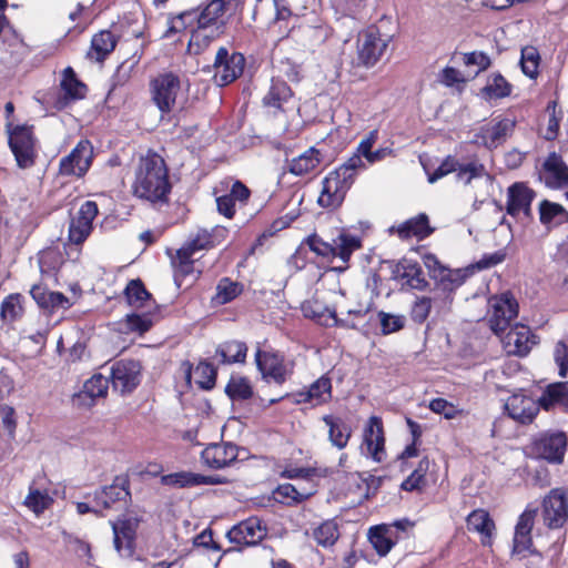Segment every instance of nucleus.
<instances>
[{"instance_id":"obj_1","label":"nucleus","mask_w":568,"mask_h":568,"mask_svg":"<svg viewBox=\"0 0 568 568\" xmlns=\"http://www.w3.org/2000/svg\"><path fill=\"white\" fill-rule=\"evenodd\" d=\"M172 185L163 158L154 152L142 155L135 168L133 194L152 204L168 203Z\"/></svg>"},{"instance_id":"obj_2","label":"nucleus","mask_w":568,"mask_h":568,"mask_svg":"<svg viewBox=\"0 0 568 568\" xmlns=\"http://www.w3.org/2000/svg\"><path fill=\"white\" fill-rule=\"evenodd\" d=\"M150 94L161 113H171L181 109L185 102L182 81L171 71L159 73L150 81Z\"/></svg>"},{"instance_id":"obj_3","label":"nucleus","mask_w":568,"mask_h":568,"mask_svg":"<svg viewBox=\"0 0 568 568\" xmlns=\"http://www.w3.org/2000/svg\"><path fill=\"white\" fill-rule=\"evenodd\" d=\"M356 160L351 163H343L341 166L329 172L322 182V191L318 196V204L325 209L338 207L353 185L356 173L352 171L353 165L359 166Z\"/></svg>"},{"instance_id":"obj_4","label":"nucleus","mask_w":568,"mask_h":568,"mask_svg":"<svg viewBox=\"0 0 568 568\" xmlns=\"http://www.w3.org/2000/svg\"><path fill=\"white\" fill-rule=\"evenodd\" d=\"M390 40V36L382 33L375 26L365 29L357 38V64L365 68H373L385 54Z\"/></svg>"},{"instance_id":"obj_5","label":"nucleus","mask_w":568,"mask_h":568,"mask_svg":"<svg viewBox=\"0 0 568 568\" xmlns=\"http://www.w3.org/2000/svg\"><path fill=\"white\" fill-rule=\"evenodd\" d=\"M567 435L560 430H546L536 435L530 443V452L536 458L549 464H562L567 450Z\"/></svg>"},{"instance_id":"obj_6","label":"nucleus","mask_w":568,"mask_h":568,"mask_svg":"<svg viewBox=\"0 0 568 568\" xmlns=\"http://www.w3.org/2000/svg\"><path fill=\"white\" fill-rule=\"evenodd\" d=\"M7 130L9 134V146L16 158L18 166L21 169L32 166L36 158L32 128L17 125L11 129V124L7 123Z\"/></svg>"},{"instance_id":"obj_7","label":"nucleus","mask_w":568,"mask_h":568,"mask_svg":"<svg viewBox=\"0 0 568 568\" xmlns=\"http://www.w3.org/2000/svg\"><path fill=\"white\" fill-rule=\"evenodd\" d=\"M307 243L310 248L318 255L338 257L344 264L343 268H346L351 255L361 247L358 237L345 233L339 234L332 244L323 242L316 235L310 236Z\"/></svg>"},{"instance_id":"obj_8","label":"nucleus","mask_w":568,"mask_h":568,"mask_svg":"<svg viewBox=\"0 0 568 568\" xmlns=\"http://www.w3.org/2000/svg\"><path fill=\"white\" fill-rule=\"evenodd\" d=\"M541 517L549 529L562 528L568 521V494L564 488H552L541 501Z\"/></svg>"},{"instance_id":"obj_9","label":"nucleus","mask_w":568,"mask_h":568,"mask_svg":"<svg viewBox=\"0 0 568 568\" xmlns=\"http://www.w3.org/2000/svg\"><path fill=\"white\" fill-rule=\"evenodd\" d=\"M489 326L496 335L507 329L510 322L518 315V303L515 297L506 292L488 300Z\"/></svg>"},{"instance_id":"obj_10","label":"nucleus","mask_w":568,"mask_h":568,"mask_svg":"<svg viewBox=\"0 0 568 568\" xmlns=\"http://www.w3.org/2000/svg\"><path fill=\"white\" fill-rule=\"evenodd\" d=\"M245 58L242 53H229L227 49L220 48L214 60V82L224 87L236 80L243 72Z\"/></svg>"},{"instance_id":"obj_11","label":"nucleus","mask_w":568,"mask_h":568,"mask_svg":"<svg viewBox=\"0 0 568 568\" xmlns=\"http://www.w3.org/2000/svg\"><path fill=\"white\" fill-rule=\"evenodd\" d=\"M256 365L263 377L282 385L293 373V363L283 356L258 349L255 354Z\"/></svg>"},{"instance_id":"obj_12","label":"nucleus","mask_w":568,"mask_h":568,"mask_svg":"<svg viewBox=\"0 0 568 568\" xmlns=\"http://www.w3.org/2000/svg\"><path fill=\"white\" fill-rule=\"evenodd\" d=\"M93 146L90 141L81 140L71 153L61 159L59 173L65 176H83L91 166Z\"/></svg>"},{"instance_id":"obj_13","label":"nucleus","mask_w":568,"mask_h":568,"mask_svg":"<svg viewBox=\"0 0 568 568\" xmlns=\"http://www.w3.org/2000/svg\"><path fill=\"white\" fill-rule=\"evenodd\" d=\"M98 205L93 201L84 202L69 225V242L81 245L92 232V222L98 215Z\"/></svg>"},{"instance_id":"obj_14","label":"nucleus","mask_w":568,"mask_h":568,"mask_svg":"<svg viewBox=\"0 0 568 568\" xmlns=\"http://www.w3.org/2000/svg\"><path fill=\"white\" fill-rule=\"evenodd\" d=\"M332 34L333 29L320 18H316L313 23L303 22L295 30L297 41L308 50H315L325 43Z\"/></svg>"},{"instance_id":"obj_15","label":"nucleus","mask_w":568,"mask_h":568,"mask_svg":"<svg viewBox=\"0 0 568 568\" xmlns=\"http://www.w3.org/2000/svg\"><path fill=\"white\" fill-rule=\"evenodd\" d=\"M265 534L266 531L262 527L261 520L257 517H250L234 525L226 536L232 544L237 546H252L260 542Z\"/></svg>"},{"instance_id":"obj_16","label":"nucleus","mask_w":568,"mask_h":568,"mask_svg":"<svg viewBox=\"0 0 568 568\" xmlns=\"http://www.w3.org/2000/svg\"><path fill=\"white\" fill-rule=\"evenodd\" d=\"M501 343L507 354L526 356L536 341L528 326L516 324L501 337Z\"/></svg>"},{"instance_id":"obj_17","label":"nucleus","mask_w":568,"mask_h":568,"mask_svg":"<svg viewBox=\"0 0 568 568\" xmlns=\"http://www.w3.org/2000/svg\"><path fill=\"white\" fill-rule=\"evenodd\" d=\"M181 373L183 374L185 386L210 390L215 386L216 371L210 363L201 362L194 368L189 362L181 364Z\"/></svg>"},{"instance_id":"obj_18","label":"nucleus","mask_w":568,"mask_h":568,"mask_svg":"<svg viewBox=\"0 0 568 568\" xmlns=\"http://www.w3.org/2000/svg\"><path fill=\"white\" fill-rule=\"evenodd\" d=\"M239 448L232 443L209 444L201 454L203 464L212 469H222L237 459Z\"/></svg>"},{"instance_id":"obj_19","label":"nucleus","mask_w":568,"mask_h":568,"mask_svg":"<svg viewBox=\"0 0 568 568\" xmlns=\"http://www.w3.org/2000/svg\"><path fill=\"white\" fill-rule=\"evenodd\" d=\"M140 523L141 518L132 513L124 514L115 521H111L114 547L118 551L123 548L131 551Z\"/></svg>"},{"instance_id":"obj_20","label":"nucleus","mask_w":568,"mask_h":568,"mask_svg":"<svg viewBox=\"0 0 568 568\" xmlns=\"http://www.w3.org/2000/svg\"><path fill=\"white\" fill-rule=\"evenodd\" d=\"M505 408L513 419L523 424L532 422L539 412L537 400L525 393H513L508 397Z\"/></svg>"},{"instance_id":"obj_21","label":"nucleus","mask_w":568,"mask_h":568,"mask_svg":"<svg viewBox=\"0 0 568 568\" xmlns=\"http://www.w3.org/2000/svg\"><path fill=\"white\" fill-rule=\"evenodd\" d=\"M535 192L526 184L517 182L508 187L507 192V213L511 216L524 214L526 217L531 214V202Z\"/></svg>"},{"instance_id":"obj_22","label":"nucleus","mask_w":568,"mask_h":568,"mask_svg":"<svg viewBox=\"0 0 568 568\" xmlns=\"http://www.w3.org/2000/svg\"><path fill=\"white\" fill-rule=\"evenodd\" d=\"M364 445L366 446L367 454L375 460L382 462L385 455L384 452V432L382 419L377 416L369 417L367 425L364 428Z\"/></svg>"},{"instance_id":"obj_23","label":"nucleus","mask_w":568,"mask_h":568,"mask_svg":"<svg viewBox=\"0 0 568 568\" xmlns=\"http://www.w3.org/2000/svg\"><path fill=\"white\" fill-rule=\"evenodd\" d=\"M140 366L135 362H120L110 373V383L114 390H132L138 387Z\"/></svg>"},{"instance_id":"obj_24","label":"nucleus","mask_w":568,"mask_h":568,"mask_svg":"<svg viewBox=\"0 0 568 568\" xmlns=\"http://www.w3.org/2000/svg\"><path fill=\"white\" fill-rule=\"evenodd\" d=\"M223 480L220 476H205L192 471H178L161 477V484L176 488L194 487L202 485H219Z\"/></svg>"},{"instance_id":"obj_25","label":"nucleus","mask_w":568,"mask_h":568,"mask_svg":"<svg viewBox=\"0 0 568 568\" xmlns=\"http://www.w3.org/2000/svg\"><path fill=\"white\" fill-rule=\"evenodd\" d=\"M226 236L227 230L224 226L216 225L211 230L200 229L184 246L195 254L197 251L209 250L221 244Z\"/></svg>"},{"instance_id":"obj_26","label":"nucleus","mask_w":568,"mask_h":568,"mask_svg":"<svg viewBox=\"0 0 568 568\" xmlns=\"http://www.w3.org/2000/svg\"><path fill=\"white\" fill-rule=\"evenodd\" d=\"M368 539L379 556H386L398 540L393 526L387 524L371 527Z\"/></svg>"},{"instance_id":"obj_27","label":"nucleus","mask_w":568,"mask_h":568,"mask_svg":"<svg viewBox=\"0 0 568 568\" xmlns=\"http://www.w3.org/2000/svg\"><path fill=\"white\" fill-rule=\"evenodd\" d=\"M60 87L63 92V97L58 101L60 109L67 106L71 101L83 99L85 95V84L77 79L71 68L63 71Z\"/></svg>"},{"instance_id":"obj_28","label":"nucleus","mask_w":568,"mask_h":568,"mask_svg":"<svg viewBox=\"0 0 568 568\" xmlns=\"http://www.w3.org/2000/svg\"><path fill=\"white\" fill-rule=\"evenodd\" d=\"M226 3L224 0H212L202 10H193L196 26L217 31L221 18L225 13Z\"/></svg>"},{"instance_id":"obj_29","label":"nucleus","mask_w":568,"mask_h":568,"mask_svg":"<svg viewBox=\"0 0 568 568\" xmlns=\"http://www.w3.org/2000/svg\"><path fill=\"white\" fill-rule=\"evenodd\" d=\"M515 120L504 118L483 129V139L487 148H497L514 131Z\"/></svg>"},{"instance_id":"obj_30","label":"nucleus","mask_w":568,"mask_h":568,"mask_svg":"<svg viewBox=\"0 0 568 568\" xmlns=\"http://www.w3.org/2000/svg\"><path fill=\"white\" fill-rule=\"evenodd\" d=\"M130 497L129 484L126 480L116 479L112 485L104 487L95 493V505L104 509L111 508L116 501L125 500Z\"/></svg>"},{"instance_id":"obj_31","label":"nucleus","mask_w":568,"mask_h":568,"mask_svg":"<svg viewBox=\"0 0 568 568\" xmlns=\"http://www.w3.org/2000/svg\"><path fill=\"white\" fill-rule=\"evenodd\" d=\"M467 527L469 530L481 535L483 545L490 542L495 529L494 520L485 509H475L467 517Z\"/></svg>"},{"instance_id":"obj_32","label":"nucleus","mask_w":568,"mask_h":568,"mask_svg":"<svg viewBox=\"0 0 568 568\" xmlns=\"http://www.w3.org/2000/svg\"><path fill=\"white\" fill-rule=\"evenodd\" d=\"M433 229L429 226L428 216L420 213L415 217L407 220L397 227V233L400 239L417 237L423 240L430 235Z\"/></svg>"},{"instance_id":"obj_33","label":"nucleus","mask_w":568,"mask_h":568,"mask_svg":"<svg viewBox=\"0 0 568 568\" xmlns=\"http://www.w3.org/2000/svg\"><path fill=\"white\" fill-rule=\"evenodd\" d=\"M539 219L541 224L551 229L568 222V212L562 205L544 200L539 204Z\"/></svg>"},{"instance_id":"obj_34","label":"nucleus","mask_w":568,"mask_h":568,"mask_svg":"<svg viewBox=\"0 0 568 568\" xmlns=\"http://www.w3.org/2000/svg\"><path fill=\"white\" fill-rule=\"evenodd\" d=\"M323 422L328 427V437L332 445L338 449L345 448L352 435L351 427L332 415H325Z\"/></svg>"},{"instance_id":"obj_35","label":"nucleus","mask_w":568,"mask_h":568,"mask_svg":"<svg viewBox=\"0 0 568 568\" xmlns=\"http://www.w3.org/2000/svg\"><path fill=\"white\" fill-rule=\"evenodd\" d=\"M115 44V37L110 31H101L92 38L88 57L95 61H103L114 50Z\"/></svg>"},{"instance_id":"obj_36","label":"nucleus","mask_w":568,"mask_h":568,"mask_svg":"<svg viewBox=\"0 0 568 568\" xmlns=\"http://www.w3.org/2000/svg\"><path fill=\"white\" fill-rule=\"evenodd\" d=\"M315 493V486L310 485L308 487L305 486H296L293 484H283L280 485L276 490L275 495L278 500L282 503H302L305 499L313 496Z\"/></svg>"},{"instance_id":"obj_37","label":"nucleus","mask_w":568,"mask_h":568,"mask_svg":"<svg viewBox=\"0 0 568 568\" xmlns=\"http://www.w3.org/2000/svg\"><path fill=\"white\" fill-rule=\"evenodd\" d=\"M30 294L41 307L52 310L69 307V300L67 296L59 292H48L40 285L32 286Z\"/></svg>"},{"instance_id":"obj_38","label":"nucleus","mask_w":568,"mask_h":568,"mask_svg":"<svg viewBox=\"0 0 568 568\" xmlns=\"http://www.w3.org/2000/svg\"><path fill=\"white\" fill-rule=\"evenodd\" d=\"M510 92L511 84L501 74L493 73L488 77L480 94L485 100H497L508 97Z\"/></svg>"},{"instance_id":"obj_39","label":"nucleus","mask_w":568,"mask_h":568,"mask_svg":"<svg viewBox=\"0 0 568 568\" xmlns=\"http://www.w3.org/2000/svg\"><path fill=\"white\" fill-rule=\"evenodd\" d=\"M490 180L484 164L478 161L459 162V168L456 172V180L464 185H470L474 180Z\"/></svg>"},{"instance_id":"obj_40","label":"nucleus","mask_w":568,"mask_h":568,"mask_svg":"<svg viewBox=\"0 0 568 568\" xmlns=\"http://www.w3.org/2000/svg\"><path fill=\"white\" fill-rule=\"evenodd\" d=\"M318 150L311 148L303 154L294 158L290 163V172L294 175H305L313 172L320 164Z\"/></svg>"},{"instance_id":"obj_41","label":"nucleus","mask_w":568,"mask_h":568,"mask_svg":"<svg viewBox=\"0 0 568 568\" xmlns=\"http://www.w3.org/2000/svg\"><path fill=\"white\" fill-rule=\"evenodd\" d=\"M377 140H378V131L377 130H373V131L368 132V134H366L358 143V145L356 148V152L349 159H347V161H345L344 163H351L354 160H356V162H359L358 163L359 166L353 165V168H352V171L355 172L356 174H358V172H361V171L366 170L367 165L364 160L373 151V146L375 145Z\"/></svg>"},{"instance_id":"obj_42","label":"nucleus","mask_w":568,"mask_h":568,"mask_svg":"<svg viewBox=\"0 0 568 568\" xmlns=\"http://www.w3.org/2000/svg\"><path fill=\"white\" fill-rule=\"evenodd\" d=\"M23 297L18 293L8 295L0 305V316L4 323L11 324L20 320L24 313Z\"/></svg>"},{"instance_id":"obj_43","label":"nucleus","mask_w":568,"mask_h":568,"mask_svg":"<svg viewBox=\"0 0 568 568\" xmlns=\"http://www.w3.org/2000/svg\"><path fill=\"white\" fill-rule=\"evenodd\" d=\"M247 347L237 341L226 342L216 349V357L221 363H242L245 361Z\"/></svg>"},{"instance_id":"obj_44","label":"nucleus","mask_w":568,"mask_h":568,"mask_svg":"<svg viewBox=\"0 0 568 568\" xmlns=\"http://www.w3.org/2000/svg\"><path fill=\"white\" fill-rule=\"evenodd\" d=\"M52 503L53 498L47 490H41L33 486L29 487V491L23 500V505L37 516H40Z\"/></svg>"},{"instance_id":"obj_45","label":"nucleus","mask_w":568,"mask_h":568,"mask_svg":"<svg viewBox=\"0 0 568 568\" xmlns=\"http://www.w3.org/2000/svg\"><path fill=\"white\" fill-rule=\"evenodd\" d=\"M397 274L402 278H406L409 286L416 290H423L426 281L420 266L416 262L403 261L397 265Z\"/></svg>"},{"instance_id":"obj_46","label":"nucleus","mask_w":568,"mask_h":568,"mask_svg":"<svg viewBox=\"0 0 568 568\" xmlns=\"http://www.w3.org/2000/svg\"><path fill=\"white\" fill-rule=\"evenodd\" d=\"M548 178L557 186L568 185V168L564 161L556 154H550L544 163Z\"/></svg>"},{"instance_id":"obj_47","label":"nucleus","mask_w":568,"mask_h":568,"mask_svg":"<svg viewBox=\"0 0 568 568\" xmlns=\"http://www.w3.org/2000/svg\"><path fill=\"white\" fill-rule=\"evenodd\" d=\"M292 95L291 88L284 81H272L268 92L263 98L266 106L280 109Z\"/></svg>"},{"instance_id":"obj_48","label":"nucleus","mask_w":568,"mask_h":568,"mask_svg":"<svg viewBox=\"0 0 568 568\" xmlns=\"http://www.w3.org/2000/svg\"><path fill=\"white\" fill-rule=\"evenodd\" d=\"M313 538L322 547L333 546L338 537V525L335 520H325L313 530Z\"/></svg>"},{"instance_id":"obj_49","label":"nucleus","mask_w":568,"mask_h":568,"mask_svg":"<svg viewBox=\"0 0 568 568\" xmlns=\"http://www.w3.org/2000/svg\"><path fill=\"white\" fill-rule=\"evenodd\" d=\"M217 31L210 30L206 28H201L196 26L195 29L192 30L191 38L189 40L187 51L191 54L201 53L214 39Z\"/></svg>"},{"instance_id":"obj_50","label":"nucleus","mask_w":568,"mask_h":568,"mask_svg":"<svg viewBox=\"0 0 568 568\" xmlns=\"http://www.w3.org/2000/svg\"><path fill=\"white\" fill-rule=\"evenodd\" d=\"M194 253L186 248L184 245L176 251L175 256L172 258V265L175 270V276H187L194 272Z\"/></svg>"},{"instance_id":"obj_51","label":"nucleus","mask_w":568,"mask_h":568,"mask_svg":"<svg viewBox=\"0 0 568 568\" xmlns=\"http://www.w3.org/2000/svg\"><path fill=\"white\" fill-rule=\"evenodd\" d=\"M125 296L128 303L135 308L143 307L151 298V294L145 290L140 280H132L125 288Z\"/></svg>"},{"instance_id":"obj_52","label":"nucleus","mask_w":568,"mask_h":568,"mask_svg":"<svg viewBox=\"0 0 568 568\" xmlns=\"http://www.w3.org/2000/svg\"><path fill=\"white\" fill-rule=\"evenodd\" d=\"M540 62V55L537 48L527 45L521 49L520 65L523 72L534 79L538 74V67Z\"/></svg>"},{"instance_id":"obj_53","label":"nucleus","mask_w":568,"mask_h":568,"mask_svg":"<svg viewBox=\"0 0 568 568\" xmlns=\"http://www.w3.org/2000/svg\"><path fill=\"white\" fill-rule=\"evenodd\" d=\"M242 291L239 283L231 281L230 278H222L216 286L215 301L219 304H226L234 300Z\"/></svg>"},{"instance_id":"obj_54","label":"nucleus","mask_w":568,"mask_h":568,"mask_svg":"<svg viewBox=\"0 0 568 568\" xmlns=\"http://www.w3.org/2000/svg\"><path fill=\"white\" fill-rule=\"evenodd\" d=\"M193 10L184 11L176 17H173L169 22V28L165 32L166 37H170L174 33L181 32L189 27H193L195 22Z\"/></svg>"},{"instance_id":"obj_55","label":"nucleus","mask_w":568,"mask_h":568,"mask_svg":"<svg viewBox=\"0 0 568 568\" xmlns=\"http://www.w3.org/2000/svg\"><path fill=\"white\" fill-rule=\"evenodd\" d=\"M439 81L446 87L456 88L458 91H462L467 79L459 70L446 67L439 74Z\"/></svg>"},{"instance_id":"obj_56","label":"nucleus","mask_w":568,"mask_h":568,"mask_svg":"<svg viewBox=\"0 0 568 568\" xmlns=\"http://www.w3.org/2000/svg\"><path fill=\"white\" fill-rule=\"evenodd\" d=\"M367 308L359 307L356 310H348L346 313L341 312V316H338L335 312H333L331 315L337 325L347 328H356V320L363 318L367 314Z\"/></svg>"},{"instance_id":"obj_57","label":"nucleus","mask_w":568,"mask_h":568,"mask_svg":"<svg viewBox=\"0 0 568 568\" xmlns=\"http://www.w3.org/2000/svg\"><path fill=\"white\" fill-rule=\"evenodd\" d=\"M108 393H73L70 402L79 410H89L98 398H104Z\"/></svg>"},{"instance_id":"obj_58","label":"nucleus","mask_w":568,"mask_h":568,"mask_svg":"<svg viewBox=\"0 0 568 568\" xmlns=\"http://www.w3.org/2000/svg\"><path fill=\"white\" fill-rule=\"evenodd\" d=\"M429 408L432 412L436 414L444 415L447 419H453L459 414L463 413V409H460L457 405L444 399V398H435L429 403Z\"/></svg>"},{"instance_id":"obj_59","label":"nucleus","mask_w":568,"mask_h":568,"mask_svg":"<svg viewBox=\"0 0 568 568\" xmlns=\"http://www.w3.org/2000/svg\"><path fill=\"white\" fill-rule=\"evenodd\" d=\"M124 332H138L139 334H143L148 332L152 326V321L148 316H141L138 314L126 315L125 321L123 322Z\"/></svg>"},{"instance_id":"obj_60","label":"nucleus","mask_w":568,"mask_h":568,"mask_svg":"<svg viewBox=\"0 0 568 568\" xmlns=\"http://www.w3.org/2000/svg\"><path fill=\"white\" fill-rule=\"evenodd\" d=\"M378 317L382 326V332L384 334H390L402 329L406 321L404 315H394L385 312H379Z\"/></svg>"},{"instance_id":"obj_61","label":"nucleus","mask_w":568,"mask_h":568,"mask_svg":"<svg viewBox=\"0 0 568 568\" xmlns=\"http://www.w3.org/2000/svg\"><path fill=\"white\" fill-rule=\"evenodd\" d=\"M458 168L459 161L456 158L448 155L433 173H428V182L435 183L443 176L457 172Z\"/></svg>"},{"instance_id":"obj_62","label":"nucleus","mask_w":568,"mask_h":568,"mask_svg":"<svg viewBox=\"0 0 568 568\" xmlns=\"http://www.w3.org/2000/svg\"><path fill=\"white\" fill-rule=\"evenodd\" d=\"M432 308V298L423 296L415 301L412 306L410 316L416 323H424Z\"/></svg>"},{"instance_id":"obj_63","label":"nucleus","mask_w":568,"mask_h":568,"mask_svg":"<svg viewBox=\"0 0 568 568\" xmlns=\"http://www.w3.org/2000/svg\"><path fill=\"white\" fill-rule=\"evenodd\" d=\"M463 63L467 67L477 65L478 69L475 72V75L479 72L486 70L490 65V59L484 52H470L463 54Z\"/></svg>"},{"instance_id":"obj_64","label":"nucleus","mask_w":568,"mask_h":568,"mask_svg":"<svg viewBox=\"0 0 568 568\" xmlns=\"http://www.w3.org/2000/svg\"><path fill=\"white\" fill-rule=\"evenodd\" d=\"M554 361L559 367V376L565 377L568 372V346L561 341L555 345Z\"/></svg>"}]
</instances>
